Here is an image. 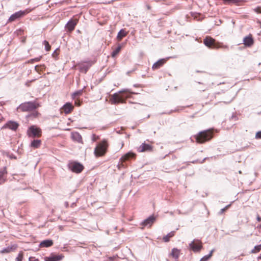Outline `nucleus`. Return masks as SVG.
Listing matches in <instances>:
<instances>
[{"label": "nucleus", "mask_w": 261, "mask_h": 261, "mask_svg": "<svg viewBox=\"0 0 261 261\" xmlns=\"http://www.w3.org/2000/svg\"><path fill=\"white\" fill-rule=\"evenodd\" d=\"M119 93H125V94L120 95L119 93L114 94L111 98V101L113 104L118 103H124L125 99L130 97V94H134V92H130L128 89H124L120 91Z\"/></svg>", "instance_id": "nucleus-1"}, {"label": "nucleus", "mask_w": 261, "mask_h": 261, "mask_svg": "<svg viewBox=\"0 0 261 261\" xmlns=\"http://www.w3.org/2000/svg\"><path fill=\"white\" fill-rule=\"evenodd\" d=\"M203 43L205 46L210 48L219 49H228V46L224 45L222 43L216 42V40L210 36H207L203 40Z\"/></svg>", "instance_id": "nucleus-2"}, {"label": "nucleus", "mask_w": 261, "mask_h": 261, "mask_svg": "<svg viewBox=\"0 0 261 261\" xmlns=\"http://www.w3.org/2000/svg\"><path fill=\"white\" fill-rule=\"evenodd\" d=\"M108 147V144L106 140L98 143L94 150V154L96 157L103 156L107 151Z\"/></svg>", "instance_id": "nucleus-3"}, {"label": "nucleus", "mask_w": 261, "mask_h": 261, "mask_svg": "<svg viewBox=\"0 0 261 261\" xmlns=\"http://www.w3.org/2000/svg\"><path fill=\"white\" fill-rule=\"evenodd\" d=\"M39 107V103L36 101H29L21 103L18 109L23 112H27L35 110Z\"/></svg>", "instance_id": "nucleus-4"}, {"label": "nucleus", "mask_w": 261, "mask_h": 261, "mask_svg": "<svg viewBox=\"0 0 261 261\" xmlns=\"http://www.w3.org/2000/svg\"><path fill=\"white\" fill-rule=\"evenodd\" d=\"M212 133L210 130H204L200 132L195 138L198 143H203L210 140L212 138Z\"/></svg>", "instance_id": "nucleus-5"}, {"label": "nucleus", "mask_w": 261, "mask_h": 261, "mask_svg": "<svg viewBox=\"0 0 261 261\" xmlns=\"http://www.w3.org/2000/svg\"><path fill=\"white\" fill-rule=\"evenodd\" d=\"M27 133L30 137H39L41 136V130L39 128L33 125L29 127Z\"/></svg>", "instance_id": "nucleus-6"}, {"label": "nucleus", "mask_w": 261, "mask_h": 261, "mask_svg": "<svg viewBox=\"0 0 261 261\" xmlns=\"http://www.w3.org/2000/svg\"><path fill=\"white\" fill-rule=\"evenodd\" d=\"M202 247V243L199 240H194L189 244V248L194 252H199Z\"/></svg>", "instance_id": "nucleus-7"}, {"label": "nucleus", "mask_w": 261, "mask_h": 261, "mask_svg": "<svg viewBox=\"0 0 261 261\" xmlns=\"http://www.w3.org/2000/svg\"><path fill=\"white\" fill-rule=\"evenodd\" d=\"M31 11V9H26L24 11H18V12L14 13L12 15H11V16L10 17V18L9 19V21L10 22L13 21L15 20L16 19H17L19 17H21L25 15V14L29 13Z\"/></svg>", "instance_id": "nucleus-8"}, {"label": "nucleus", "mask_w": 261, "mask_h": 261, "mask_svg": "<svg viewBox=\"0 0 261 261\" xmlns=\"http://www.w3.org/2000/svg\"><path fill=\"white\" fill-rule=\"evenodd\" d=\"M69 168L72 172L76 173H80L84 169L83 166L76 162H71L68 165Z\"/></svg>", "instance_id": "nucleus-9"}, {"label": "nucleus", "mask_w": 261, "mask_h": 261, "mask_svg": "<svg viewBox=\"0 0 261 261\" xmlns=\"http://www.w3.org/2000/svg\"><path fill=\"white\" fill-rule=\"evenodd\" d=\"M74 106L70 102H66L61 108V113L64 112L65 114L70 113L73 110Z\"/></svg>", "instance_id": "nucleus-10"}, {"label": "nucleus", "mask_w": 261, "mask_h": 261, "mask_svg": "<svg viewBox=\"0 0 261 261\" xmlns=\"http://www.w3.org/2000/svg\"><path fill=\"white\" fill-rule=\"evenodd\" d=\"M155 219L156 218L153 215L150 216L148 218L145 219L143 222H142L141 224L144 227H150L155 222Z\"/></svg>", "instance_id": "nucleus-11"}, {"label": "nucleus", "mask_w": 261, "mask_h": 261, "mask_svg": "<svg viewBox=\"0 0 261 261\" xmlns=\"http://www.w3.org/2000/svg\"><path fill=\"white\" fill-rule=\"evenodd\" d=\"M18 127V124L14 121H10L6 123L2 127V129L9 128L12 130H16Z\"/></svg>", "instance_id": "nucleus-12"}, {"label": "nucleus", "mask_w": 261, "mask_h": 261, "mask_svg": "<svg viewBox=\"0 0 261 261\" xmlns=\"http://www.w3.org/2000/svg\"><path fill=\"white\" fill-rule=\"evenodd\" d=\"M77 22L78 20L76 19H70L66 24L65 28L69 32H71L74 30Z\"/></svg>", "instance_id": "nucleus-13"}, {"label": "nucleus", "mask_w": 261, "mask_h": 261, "mask_svg": "<svg viewBox=\"0 0 261 261\" xmlns=\"http://www.w3.org/2000/svg\"><path fill=\"white\" fill-rule=\"evenodd\" d=\"M7 171L6 167L0 170V185H2L7 181Z\"/></svg>", "instance_id": "nucleus-14"}, {"label": "nucleus", "mask_w": 261, "mask_h": 261, "mask_svg": "<svg viewBox=\"0 0 261 261\" xmlns=\"http://www.w3.org/2000/svg\"><path fill=\"white\" fill-rule=\"evenodd\" d=\"M64 257V256L62 254L59 255H53L51 254L50 256L45 257L44 258L45 261H60L62 260Z\"/></svg>", "instance_id": "nucleus-15"}, {"label": "nucleus", "mask_w": 261, "mask_h": 261, "mask_svg": "<svg viewBox=\"0 0 261 261\" xmlns=\"http://www.w3.org/2000/svg\"><path fill=\"white\" fill-rule=\"evenodd\" d=\"M90 63H83L79 64V70L81 72L86 73L90 67L91 66Z\"/></svg>", "instance_id": "nucleus-16"}, {"label": "nucleus", "mask_w": 261, "mask_h": 261, "mask_svg": "<svg viewBox=\"0 0 261 261\" xmlns=\"http://www.w3.org/2000/svg\"><path fill=\"white\" fill-rule=\"evenodd\" d=\"M151 150L152 146L145 143H142L138 148V151L140 152L151 151Z\"/></svg>", "instance_id": "nucleus-17"}, {"label": "nucleus", "mask_w": 261, "mask_h": 261, "mask_svg": "<svg viewBox=\"0 0 261 261\" xmlns=\"http://www.w3.org/2000/svg\"><path fill=\"white\" fill-rule=\"evenodd\" d=\"M168 59V58L162 59L158 60L156 62H155V63L153 64L152 67V69L154 70L159 69L160 67L163 66L166 63V62L167 61Z\"/></svg>", "instance_id": "nucleus-18"}, {"label": "nucleus", "mask_w": 261, "mask_h": 261, "mask_svg": "<svg viewBox=\"0 0 261 261\" xmlns=\"http://www.w3.org/2000/svg\"><path fill=\"white\" fill-rule=\"evenodd\" d=\"M135 154L132 152H128L120 158V161L122 162V166L123 165L122 163L128 160L130 158H133L135 156Z\"/></svg>", "instance_id": "nucleus-19"}, {"label": "nucleus", "mask_w": 261, "mask_h": 261, "mask_svg": "<svg viewBox=\"0 0 261 261\" xmlns=\"http://www.w3.org/2000/svg\"><path fill=\"white\" fill-rule=\"evenodd\" d=\"M71 138L73 140L78 142H81L82 140V137L81 135L77 132L72 133Z\"/></svg>", "instance_id": "nucleus-20"}, {"label": "nucleus", "mask_w": 261, "mask_h": 261, "mask_svg": "<svg viewBox=\"0 0 261 261\" xmlns=\"http://www.w3.org/2000/svg\"><path fill=\"white\" fill-rule=\"evenodd\" d=\"M243 42L245 45L250 46L253 43V40L251 36H246L244 38Z\"/></svg>", "instance_id": "nucleus-21"}, {"label": "nucleus", "mask_w": 261, "mask_h": 261, "mask_svg": "<svg viewBox=\"0 0 261 261\" xmlns=\"http://www.w3.org/2000/svg\"><path fill=\"white\" fill-rule=\"evenodd\" d=\"M53 242L50 240H46L42 241L40 243V247H48L52 246Z\"/></svg>", "instance_id": "nucleus-22"}, {"label": "nucleus", "mask_w": 261, "mask_h": 261, "mask_svg": "<svg viewBox=\"0 0 261 261\" xmlns=\"http://www.w3.org/2000/svg\"><path fill=\"white\" fill-rule=\"evenodd\" d=\"M41 141L40 140H34L31 143V146L34 148H37L40 147Z\"/></svg>", "instance_id": "nucleus-23"}, {"label": "nucleus", "mask_w": 261, "mask_h": 261, "mask_svg": "<svg viewBox=\"0 0 261 261\" xmlns=\"http://www.w3.org/2000/svg\"><path fill=\"white\" fill-rule=\"evenodd\" d=\"M180 250L177 248H173L172 250L171 255L173 257L177 259L179 256Z\"/></svg>", "instance_id": "nucleus-24"}, {"label": "nucleus", "mask_w": 261, "mask_h": 261, "mask_svg": "<svg viewBox=\"0 0 261 261\" xmlns=\"http://www.w3.org/2000/svg\"><path fill=\"white\" fill-rule=\"evenodd\" d=\"M126 35V33L125 32V31L123 29H121L118 33L117 37L119 40H121L122 39V38L125 37Z\"/></svg>", "instance_id": "nucleus-25"}, {"label": "nucleus", "mask_w": 261, "mask_h": 261, "mask_svg": "<svg viewBox=\"0 0 261 261\" xmlns=\"http://www.w3.org/2000/svg\"><path fill=\"white\" fill-rule=\"evenodd\" d=\"M174 233H175V232L174 231L170 232V233L167 234L166 236L164 237L163 240L166 242H168L169 241L170 238H172L173 236H174Z\"/></svg>", "instance_id": "nucleus-26"}, {"label": "nucleus", "mask_w": 261, "mask_h": 261, "mask_svg": "<svg viewBox=\"0 0 261 261\" xmlns=\"http://www.w3.org/2000/svg\"><path fill=\"white\" fill-rule=\"evenodd\" d=\"M214 249L212 250L208 255L204 256L200 261H207L212 256Z\"/></svg>", "instance_id": "nucleus-27"}, {"label": "nucleus", "mask_w": 261, "mask_h": 261, "mask_svg": "<svg viewBox=\"0 0 261 261\" xmlns=\"http://www.w3.org/2000/svg\"><path fill=\"white\" fill-rule=\"evenodd\" d=\"M83 90H78L75 92H74L72 94V97L73 99H76V97H79L81 96L83 94Z\"/></svg>", "instance_id": "nucleus-28"}, {"label": "nucleus", "mask_w": 261, "mask_h": 261, "mask_svg": "<svg viewBox=\"0 0 261 261\" xmlns=\"http://www.w3.org/2000/svg\"><path fill=\"white\" fill-rule=\"evenodd\" d=\"M225 4H237L241 2V0H222Z\"/></svg>", "instance_id": "nucleus-29"}, {"label": "nucleus", "mask_w": 261, "mask_h": 261, "mask_svg": "<svg viewBox=\"0 0 261 261\" xmlns=\"http://www.w3.org/2000/svg\"><path fill=\"white\" fill-rule=\"evenodd\" d=\"M121 49V46L119 45L112 53V56L115 57L120 51Z\"/></svg>", "instance_id": "nucleus-30"}, {"label": "nucleus", "mask_w": 261, "mask_h": 261, "mask_svg": "<svg viewBox=\"0 0 261 261\" xmlns=\"http://www.w3.org/2000/svg\"><path fill=\"white\" fill-rule=\"evenodd\" d=\"M261 250V244L255 246L253 249L251 250V253H255L259 252Z\"/></svg>", "instance_id": "nucleus-31"}, {"label": "nucleus", "mask_w": 261, "mask_h": 261, "mask_svg": "<svg viewBox=\"0 0 261 261\" xmlns=\"http://www.w3.org/2000/svg\"><path fill=\"white\" fill-rule=\"evenodd\" d=\"M12 247L9 246L8 247L3 249L1 251V252L2 253H7L11 252L12 251Z\"/></svg>", "instance_id": "nucleus-32"}, {"label": "nucleus", "mask_w": 261, "mask_h": 261, "mask_svg": "<svg viewBox=\"0 0 261 261\" xmlns=\"http://www.w3.org/2000/svg\"><path fill=\"white\" fill-rule=\"evenodd\" d=\"M43 43L45 46V50L46 51H49L50 49V46L49 43L47 41L44 40Z\"/></svg>", "instance_id": "nucleus-33"}, {"label": "nucleus", "mask_w": 261, "mask_h": 261, "mask_svg": "<svg viewBox=\"0 0 261 261\" xmlns=\"http://www.w3.org/2000/svg\"><path fill=\"white\" fill-rule=\"evenodd\" d=\"M23 259V252H20L16 258V261H22Z\"/></svg>", "instance_id": "nucleus-34"}, {"label": "nucleus", "mask_w": 261, "mask_h": 261, "mask_svg": "<svg viewBox=\"0 0 261 261\" xmlns=\"http://www.w3.org/2000/svg\"><path fill=\"white\" fill-rule=\"evenodd\" d=\"M99 139V137L95 134H93L92 136V141L95 142Z\"/></svg>", "instance_id": "nucleus-35"}, {"label": "nucleus", "mask_w": 261, "mask_h": 261, "mask_svg": "<svg viewBox=\"0 0 261 261\" xmlns=\"http://www.w3.org/2000/svg\"><path fill=\"white\" fill-rule=\"evenodd\" d=\"M230 206V204H229L227 206H226L224 208H222L219 213L220 214H223L229 206Z\"/></svg>", "instance_id": "nucleus-36"}, {"label": "nucleus", "mask_w": 261, "mask_h": 261, "mask_svg": "<svg viewBox=\"0 0 261 261\" xmlns=\"http://www.w3.org/2000/svg\"><path fill=\"white\" fill-rule=\"evenodd\" d=\"M256 139H261V131L258 132L255 135Z\"/></svg>", "instance_id": "nucleus-37"}, {"label": "nucleus", "mask_w": 261, "mask_h": 261, "mask_svg": "<svg viewBox=\"0 0 261 261\" xmlns=\"http://www.w3.org/2000/svg\"><path fill=\"white\" fill-rule=\"evenodd\" d=\"M254 11L257 13H261V6L256 8Z\"/></svg>", "instance_id": "nucleus-38"}, {"label": "nucleus", "mask_w": 261, "mask_h": 261, "mask_svg": "<svg viewBox=\"0 0 261 261\" xmlns=\"http://www.w3.org/2000/svg\"><path fill=\"white\" fill-rule=\"evenodd\" d=\"M29 261H39L38 259L34 257H30L29 259Z\"/></svg>", "instance_id": "nucleus-39"}, {"label": "nucleus", "mask_w": 261, "mask_h": 261, "mask_svg": "<svg viewBox=\"0 0 261 261\" xmlns=\"http://www.w3.org/2000/svg\"><path fill=\"white\" fill-rule=\"evenodd\" d=\"M75 105L77 106H80V102L79 101H78L77 99H76L75 100Z\"/></svg>", "instance_id": "nucleus-40"}, {"label": "nucleus", "mask_w": 261, "mask_h": 261, "mask_svg": "<svg viewBox=\"0 0 261 261\" xmlns=\"http://www.w3.org/2000/svg\"><path fill=\"white\" fill-rule=\"evenodd\" d=\"M257 221L260 222L261 221V217H260L259 216H257Z\"/></svg>", "instance_id": "nucleus-41"}, {"label": "nucleus", "mask_w": 261, "mask_h": 261, "mask_svg": "<svg viewBox=\"0 0 261 261\" xmlns=\"http://www.w3.org/2000/svg\"><path fill=\"white\" fill-rule=\"evenodd\" d=\"M33 60L35 61H39L40 60V58H35V59H33Z\"/></svg>", "instance_id": "nucleus-42"}, {"label": "nucleus", "mask_w": 261, "mask_h": 261, "mask_svg": "<svg viewBox=\"0 0 261 261\" xmlns=\"http://www.w3.org/2000/svg\"><path fill=\"white\" fill-rule=\"evenodd\" d=\"M258 259H261V255H260V256H259L258 257Z\"/></svg>", "instance_id": "nucleus-43"}]
</instances>
